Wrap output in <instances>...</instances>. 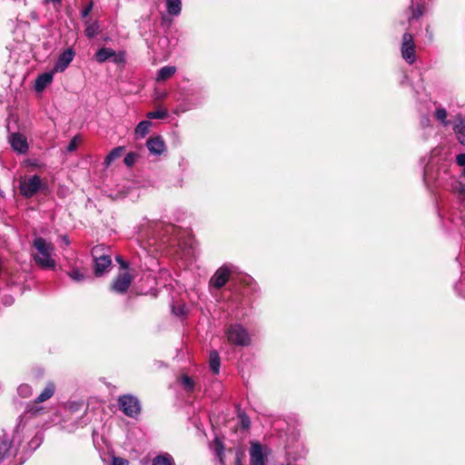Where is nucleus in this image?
<instances>
[{
  "label": "nucleus",
  "instance_id": "obj_1",
  "mask_svg": "<svg viewBox=\"0 0 465 465\" xmlns=\"http://www.w3.org/2000/svg\"><path fill=\"white\" fill-rule=\"evenodd\" d=\"M32 257L37 266L42 269L54 270L56 262L54 258V246L43 237H35L33 241Z\"/></svg>",
  "mask_w": 465,
  "mask_h": 465
},
{
  "label": "nucleus",
  "instance_id": "obj_2",
  "mask_svg": "<svg viewBox=\"0 0 465 465\" xmlns=\"http://www.w3.org/2000/svg\"><path fill=\"white\" fill-rule=\"evenodd\" d=\"M226 336L229 342L238 346H246L251 341L249 333L241 324L230 325L226 330Z\"/></svg>",
  "mask_w": 465,
  "mask_h": 465
},
{
  "label": "nucleus",
  "instance_id": "obj_3",
  "mask_svg": "<svg viewBox=\"0 0 465 465\" xmlns=\"http://www.w3.org/2000/svg\"><path fill=\"white\" fill-rule=\"evenodd\" d=\"M120 410L128 417L135 418L141 412V404L139 400L131 395L125 394L118 398Z\"/></svg>",
  "mask_w": 465,
  "mask_h": 465
},
{
  "label": "nucleus",
  "instance_id": "obj_4",
  "mask_svg": "<svg viewBox=\"0 0 465 465\" xmlns=\"http://www.w3.org/2000/svg\"><path fill=\"white\" fill-rule=\"evenodd\" d=\"M104 249V245H96L92 249V256L94 262V273L96 275H101L112 264L110 255L102 253Z\"/></svg>",
  "mask_w": 465,
  "mask_h": 465
},
{
  "label": "nucleus",
  "instance_id": "obj_5",
  "mask_svg": "<svg viewBox=\"0 0 465 465\" xmlns=\"http://www.w3.org/2000/svg\"><path fill=\"white\" fill-rule=\"evenodd\" d=\"M44 183L38 175L25 177L20 181V193L26 198L33 197L42 187Z\"/></svg>",
  "mask_w": 465,
  "mask_h": 465
},
{
  "label": "nucleus",
  "instance_id": "obj_6",
  "mask_svg": "<svg viewBox=\"0 0 465 465\" xmlns=\"http://www.w3.org/2000/svg\"><path fill=\"white\" fill-rule=\"evenodd\" d=\"M401 55L403 59L412 64L416 60L415 54V44L413 41V37L410 33H405L402 36V44H401Z\"/></svg>",
  "mask_w": 465,
  "mask_h": 465
},
{
  "label": "nucleus",
  "instance_id": "obj_7",
  "mask_svg": "<svg viewBox=\"0 0 465 465\" xmlns=\"http://www.w3.org/2000/svg\"><path fill=\"white\" fill-rule=\"evenodd\" d=\"M267 449L259 442H252L250 447V465H265Z\"/></svg>",
  "mask_w": 465,
  "mask_h": 465
},
{
  "label": "nucleus",
  "instance_id": "obj_8",
  "mask_svg": "<svg viewBox=\"0 0 465 465\" xmlns=\"http://www.w3.org/2000/svg\"><path fill=\"white\" fill-rule=\"evenodd\" d=\"M133 279L134 277L129 272L124 271L120 272L112 283V290L117 293H125Z\"/></svg>",
  "mask_w": 465,
  "mask_h": 465
},
{
  "label": "nucleus",
  "instance_id": "obj_9",
  "mask_svg": "<svg viewBox=\"0 0 465 465\" xmlns=\"http://www.w3.org/2000/svg\"><path fill=\"white\" fill-rule=\"evenodd\" d=\"M231 271L228 266L223 265L219 268L210 280V287L217 290L223 288L228 282Z\"/></svg>",
  "mask_w": 465,
  "mask_h": 465
},
{
  "label": "nucleus",
  "instance_id": "obj_10",
  "mask_svg": "<svg viewBox=\"0 0 465 465\" xmlns=\"http://www.w3.org/2000/svg\"><path fill=\"white\" fill-rule=\"evenodd\" d=\"M74 54V51L72 48H67L64 51L54 66V72H64L73 61Z\"/></svg>",
  "mask_w": 465,
  "mask_h": 465
},
{
  "label": "nucleus",
  "instance_id": "obj_11",
  "mask_svg": "<svg viewBox=\"0 0 465 465\" xmlns=\"http://www.w3.org/2000/svg\"><path fill=\"white\" fill-rule=\"evenodd\" d=\"M10 144L12 148L19 153H25L28 151V143L26 137L19 133H14L10 135L9 138Z\"/></svg>",
  "mask_w": 465,
  "mask_h": 465
},
{
  "label": "nucleus",
  "instance_id": "obj_12",
  "mask_svg": "<svg viewBox=\"0 0 465 465\" xmlns=\"http://www.w3.org/2000/svg\"><path fill=\"white\" fill-rule=\"evenodd\" d=\"M149 152L159 155L165 150V143L161 136L150 137L146 143Z\"/></svg>",
  "mask_w": 465,
  "mask_h": 465
},
{
  "label": "nucleus",
  "instance_id": "obj_13",
  "mask_svg": "<svg viewBox=\"0 0 465 465\" xmlns=\"http://www.w3.org/2000/svg\"><path fill=\"white\" fill-rule=\"evenodd\" d=\"M453 130L457 135L459 142L465 144V115L458 114L455 117Z\"/></svg>",
  "mask_w": 465,
  "mask_h": 465
},
{
  "label": "nucleus",
  "instance_id": "obj_14",
  "mask_svg": "<svg viewBox=\"0 0 465 465\" xmlns=\"http://www.w3.org/2000/svg\"><path fill=\"white\" fill-rule=\"evenodd\" d=\"M53 72L44 73L39 74L35 80V89L36 92H42L45 88L49 85L53 81Z\"/></svg>",
  "mask_w": 465,
  "mask_h": 465
},
{
  "label": "nucleus",
  "instance_id": "obj_15",
  "mask_svg": "<svg viewBox=\"0 0 465 465\" xmlns=\"http://www.w3.org/2000/svg\"><path fill=\"white\" fill-rule=\"evenodd\" d=\"M175 73H176L175 66H171V65L163 66L158 71L155 79L157 82H163V81L171 78Z\"/></svg>",
  "mask_w": 465,
  "mask_h": 465
},
{
  "label": "nucleus",
  "instance_id": "obj_16",
  "mask_svg": "<svg viewBox=\"0 0 465 465\" xmlns=\"http://www.w3.org/2000/svg\"><path fill=\"white\" fill-rule=\"evenodd\" d=\"M55 391V386L53 382H48L44 391L35 399L36 403L44 402L53 397Z\"/></svg>",
  "mask_w": 465,
  "mask_h": 465
},
{
  "label": "nucleus",
  "instance_id": "obj_17",
  "mask_svg": "<svg viewBox=\"0 0 465 465\" xmlns=\"http://www.w3.org/2000/svg\"><path fill=\"white\" fill-rule=\"evenodd\" d=\"M66 274L74 282H80L85 279L84 272L74 265H70L68 270H66Z\"/></svg>",
  "mask_w": 465,
  "mask_h": 465
},
{
  "label": "nucleus",
  "instance_id": "obj_18",
  "mask_svg": "<svg viewBox=\"0 0 465 465\" xmlns=\"http://www.w3.org/2000/svg\"><path fill=\"white\" fill-rule=\"evenodd\" d=\"M114 55V51L111 48L102 47L94 54L95 60L98 63H104Z\"/></svg>",
  "mask_w": 465,
  "mask_h": 465
},
{
  "label": "nucleus",
  "instance_id": "obj_19",
  "mask_svg": "<svg viewBox=\"0 0 465 465\" xmlns=\"http://www.w3.org/2000/svg\"><path fill=\"white\" fill-rule=\"evenodd\" d=\"M166 9L168 14L172 15H178L182 9L181 0H166Z\"/></svg>",
  "mask_w": 465,
  "mask_h": 465
},
{
  "label": "nucleus",
  "instance_id": "obj_20",
  "mask_svg": "<svg viewBox=\"0 0 465 465\" xmlns=\"http://www.w3.org/2000/svg\"><path fill=\"white\" fill-rule=\"evenodd\" d=\"M124 151L123 146H118L114 148L105 157L104 164L105 166H109L115 159L119 158Z\"/></svg>",
  "mask_w": 465,
  "mask_h": 465
},
{
  "label": "nucleus",
  "instance_id": "obj_21",
  "mask_svg": "<svg viewBox=\"0 0 465 465\" xmlns=\"http://www.w3.org/2000/svg\"><path fill=\"white\" fill-rule=\"evenodd\" d=\"M151 124L150 121L144 120L140 122L135 128V134L138 137H144L149 133Z\"/></svg>",
  "mask_w": 465,
  "mask_h": 465
},
{
  "label": "nucleus",
  "instance_id": "obj_22",
  "mask_svg": "<svg viewBox=\"0 0 465 465\" xmlns=\"http://www.w3.org/2000/svg\"><path fill=\"white\" fill-rule=\"evenodd\" d=\"M220 367V356L216 351H212L210 352V368L213 373L217 374L219 372Z\"/></svg>",
  "mask_w": 465,
  "mask_h": 465
},
{
  "label": "nucleus",
  "instance_id": "obj_23",
  "mask_svg": "<svg viewBox=\"0 0 465 465\" xmlns=\"http://www.w3.org/2000/svg\"><path fill=\"white\" fill-rule=\"evenodd\" d=\"M100 26L97 22H88L84 30V34L88 38H93L97 35Z\"/></svg>",
  "mask_w": 465,
  "mask_h": 465
},
{
  "label": "nucleus",
  "instance_id": "obj_24",
  "mask_svg": "<svg viewBox=\"0 0 465 465\" xmlns=\"http://www.w3.org/2000/svg\"><path fill=\"white\" fill-rule=\"evenodd\" d=\"M153 465H174L173 459L169 454L158 455L153 460Z\"/></svg>",
  "mask_w": 465,
  "mask_h": 465
},
{
  "label": "nucleus",
  "instance_id": "obj_25",
  "mask_svg": "<svg viewBox=\"0 0 465 465\" xmlns=\"http://www.w3.org/2000/svg\"><path fill=\"white\" fill-rule=\"evenodd\" d=\"M168 115L166 109L156 110L147 113L146 117L149 119H164Z\"/></svg>",
  "mask_w": 465,
  "mask_h": 465
},
{
  "label": "nucleus",
  "instance_id": "obj_26",
  "mask_svg": "<svg viewBox=\"0 0 465 465\" xmlns=\"http://www.w3.org/2000/svg\"><path fill=\"white\" fill-rule=\"evenodd\" d=\"M180 382L188 391H193L194 388V382L193 379L186 374L181 376Z\"/></svg>",
  "mask_w": 465,
  "mask_h": 465
},
{
  "label": "nucleus",
  "instance_id": "obj_27",
  "mask_svg": "<svg viewBox=\"0 0 465 465\" xmlns=\"http://www.w3.org/2000/svg\"><path fill=\"white\" fill-rule=\"evenodd\" d=\"M447 111L446 109L444 108H438L435 112V116L436 118L441 122L444 125H447L448 124V121H447Z\"/></svg>",
  "mask_w": 465,
  "mask_h": 465
},
{
  "label": "nucleus",
  "instance_id": "obj_28",
  "mask_svg": "<svg viewBox=\"0 0 465 465\" xmlns=\"http://www.w3.org/2000/svg\"><path fill=\"white\" fill-rule=\"evenodd\" d=\"M18 393L24 398H27L32 395V388L27 384H22L18 387Z\"/></svg>",
  "mask_w": 465,
  "mask_h": 465
},
{
  "label": "nucleus",
  "instance_id": "obj_29",
  "mask_svg": "<svg viewBox=\"0 0 465 465\" xmlns=\"http://www.w3.org/2000/svg\"><path fill=\"white\" fill-rule=\"evenodd\" d=\"M80 141H81L80 136L75 135L74 137H73V139L70 141V143H68V145L66 147V151L71 153V152H74V150H76Z\"/></svg>",
  "mask_w": 465,
  "mask_h": 465
},
{
  "label": "nucleus",
  "instance_id": "obj_30",
  "mask_svg": "<svg viewBox=\"0 0 465 465\" xmlns=\"http://www.w3.org/2000/svg\"><path fill=\"white\" fill-rule=\"evenodd\" d=\"M423 15V7L421 5H418L414 7L411 5V19H418Z\"/></svg>",
  "mask_w": 465,
  "mask_h": 465
},
{
  "label": "nucleus",
  "instance_id": "obj_31",
  "mask_svg": "<svg viewBox=\"0 0 465 465\" xmlns=\"http://www.w3.org/2000/svg\"><path fill=\"white\" fill-rule=\"evenodd\" d=\"M136 155L134 153H129L124 157V163L127 166H133L135 163Z\"/></svg>",
  "mask_w": 465,
  "mask_h": 465
},
{
  "label": "nucleus",
  "instance_id": "obj_32",
  "mask_svg": "<svg viewBox=\"0 0 465 465\" xmlns=\"http://www.w3.org/2000/svg\"><path fill=\"white\" fill-rule=\"evenodd\" d=\"M113 62L115 64H124L125 62V54L124 52L116 54L114 52V55H113Z\"/></svg>",
  "mask_w": 465,
  "mask_h": 465
},
{
  "label": "nucleus",
  "instance_id": "obj_33",
  "mask_svg": "<svg viewBox=\"0 0 465 465\" xmlns=\"http://www.w3.org/2000/svg\"><path fill=\"white\" fill-rule=\"evenodd\" d=\"M128 464H129L128 460L124 458H119V457L113 458L112 465H128Z\"/></svg>",
  "mask_w": 465,
  "mask_h": 465
},
{
  "label": "nucleus",
  "instance_id": "obj_34",
  "mask_svg": "<svg viewBox=\"0 0 465 465\" xmlns=\"http://www.w3.org/2000/svg\"><path fill=\"white\" fill-rule=\"evenodd\" d=\"M456 162L460 166H465V153H460L456 157Z\"/></svg>",
  "mask_w": 465,
  "mask_h": 465
},
{
  "label": "nucleus",
  "instance_id": "obj_35",
  "mask_svg": "<svg viewBox=\"0 0 465 465\" xmlns=\"http://www.w3.org/2000/svg\"><path fill=\"white\" fill-rule=\"evenodd\" d=\"M92 10V4H90L88 6H86L83 11H82V16L83 17H85L89 15V13L91 12Z\"/></svg>",
  "mask_w": 465,
  "mask_h": 465
},
{
  "label": "nucleus",
  "instance_id": "obj_36",
  "mask_svg": "<svg viewBox=\"0 0 465 465\" xmlns=\"http://www.w3.org/2000/svg\"><path fill=\"white\" fill-rule=\"evenodd\" d=\"M116 261L121 264V266L124 268V269H126L128 267V263L125 262L122 257L118 256L116 257Z\"/></svg>",
  "mask_w": 465,
  "mask_h": 465
},
{
  "label": "nucleus",
  "instance_id": "obj_37",
  "mask_svg": "<svg viewBox=\"0 0 465 465\" xmlns=\"http://www.w3.org/2000/svg\"><path fill=\"white\" fill-rule=\"evenodd\" d=\"M45 3H53L54 5H61L62 0H45Z\"/></svg>",
  "mask_w": 465,
  "mask_h": 465
},
{
  "label": "nucleus",
  "instance_id": "obj_38",
  "mask_svg": "<svg viewBox=\"0 0 465 465\" xmlns=\"http://www.w3.org/2000/svg\"><path fill=\"white\" fill-rule=\"evenodd\" d=\"M62 239H63V242H64L65 245H69L70 244V240H69V238L66 235L63 236Z\"/></svg>",
  "mask_w": 465,
  "mask_h": 465
},
{
  "label": "nucleus",
  "instance_id": "obj_39",
  "mask_svg": "<svg viewBox=\"0 0 465 465\" xmlns=\"http://www.w3.org/2000/svg\"><path fill=\"white\" fill-rule=\"evenodd\" d=\"M249 425H250V420H249L248 419H246V420H242V426H243L244 428H248V427H249Z\"/></svg>",
  "mask_w": 465,
  "mask_h": 465
},
{
  "label": "nucleus",
  "instance_id": "obj_40",
  "mask_svg": "<svg viewBox=\"0 0 465 465\" xmlns=\"http://www.w3.org/2000/svg\"><path fill=\"white\" fill-rule=\"evenodd\" d=\"M173 312L177 314V315H180L183 313V309L182 308H178L177 309V312L175 311V308H173Z\"/></svg>",
  "mask_w": 465,
  "mask_h": 465
},
{
  "label": "nucleus",
  "instance_id": "obj_41",
  "mask_svg": "<svg viewBox=\"0 0 465 465\" xmlns=\"http://www.w3.org/2000/svg\"><path fill=\"white\" fill-rule=\"evenodd\" d=\"M429 122H430L429 118L425 117L423 122H422V124H428Z\"/></svg>",
  "mask_w": 465,
  "mask_h": 465
},
{
  "label": "nucleus",
  "instance_id": "obj_42",
  "mask_svg": "<svg viewBox=\"0 0 465 465\" xmlns=\"http://www.w3.org/2000/svg\"><path fill=\"white\" fill-rule=\"evenodd\" d=\"M236 465H242L241 461L239 460H237V464Z\"/></svg>",
  "mask_w": 465,
  "mask_h": 465
},
{
  "label": "nucleus",
  "instance_id": "obj_43",
  "mask_svg": "<svg viewBox=\"0 0 465 465\" xmlns=\"http://www.w3.org/2000/svg\"><path fill=\"white\" fill-rule=\"evenodd\" d=\"M463 175L465 176V166L463 167Z\"/></svg>",
  "mask_w": 465,
  "mask_h": 465
}]
</instances>
